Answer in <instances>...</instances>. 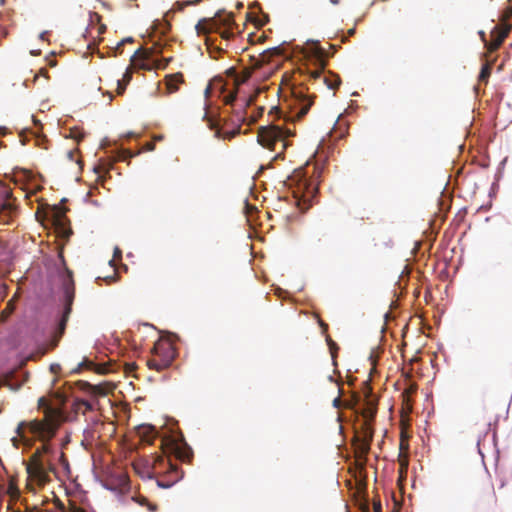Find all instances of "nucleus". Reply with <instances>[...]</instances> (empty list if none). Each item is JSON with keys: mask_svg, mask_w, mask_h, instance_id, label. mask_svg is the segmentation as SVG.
Segmentation results:
<instances>
[{"mask_svg": "<svg viewBox=\"0 0 512 512\" xmlns=\"http://www.w3.org/2000/svg\"><path fill=\"white\" fill-rule=\"evenodd\" d=\"M278 96L282 101L283 107L281 114L283 124H275L263 128L258 136V143L264 148L275 150L276 145H281V151L275 158H282L283 151L291 145L290 139L295 136V131L287 126L289 123H295L303 119L313 105V96L308 93V89L288 74H284Z\"/></svg>", "mask_w": 512, "mask_h": 512, "instance_id": "nucleus-2", "label": "nucleus"}, {"mask_svg": "<svg viewBox=\"0 0 512 512\" xmlns=\"http://www.w3.org/2000/svg\"><path fill=\"white\" fill-rule=\"evenodd\" d=\"M131 79H132L131 72H130L129 68H127L126 72L123 75V78L121 80H123V82H125V84L128 85V83L131 81Z\"/></svg>", "mask_w": 512, "mask_h": 512, "instance_id": "nucleus-49", "label": "nucleus"}, {"mask_svg": "<svg viewBox=\"0 0 512 512\" xmlns=\"http://www.w3.org/2000/svg\"><path fill=\"white\" fill-rule=\"evenodd\" d=\"M103 169H105V170H106V172H105V175H104V176H105V177H107V178H110L109 171H110V170H112V169H114V164H113V162H112V159H111L110 161H108V160H106V159H104V158H101V159L99 160V163H98V164H96V165H94V166H93V168H92L93 172H94V173H96V174H98L99 176H100V173H101V171H102Z\"/></svg>", "mask_w": 512, "mask_h": 512, "instance_id": "nucleus-24", "label": "nucleus"}, {"mask_svg": "<svg viewBox=\"0 0 512 512\" xmlns=\"http://www.w3.org/2000/svg\"><path fill=\"white\" fill-rule=\"evenodd\" d=\"M47 34H48V32H47V31H44V32L40 33L39 38H40L41 40H44Z\"/></svg>", "mask_w": 512, "mask_h": 512, "instance_id": "nucleus-62", "label": "nucleus"}, {"mask_svg": "<svg viewBox=\"0 0 512 512\" xmlns=\"http://www.w3.org/2000/svg\"><path fill=\"white\" fill-rule=\"evenodd\" d=\"M70 512H95L91 505L87 502L73 504Z\"/></svg>", "mask_w": 512, "mask_h": 512, "instance_id": "nucleus-32", "label": "nucleus"}, {"mask_svg": "<svg viewBox=\"0 0 512 512\" xmlns=\"http://www.w3.org/2000/svg\"><path fill=\"white\" fill-rule=\"evenodd\" d=\"M151 465H152L153 469H155L157 467L165 468L173 477L170 480H157V486L159 488L169 489L173 485H175L177 482L182 480L184 477V471L170 457L168 459H166L162 455H154L151 464L147 460L143 461L144 469L148 470ZM134 468H135L136 472L141 475L142 478H145V477H147L149 479L153 478L150 471H147V475L144 473V471L143 472L140 471L138 464H135Z\"/></svg>", "mask_w": 512, "mask_h": 512, "instance_id": "nucleus-12", "label": "nucleus"}, {"mask_svg": "<svg viewBox=\"0 0 512 512\" xmlns=\"http://www.w3.org/2000/svg\"><path fill=\"white\" fill-rule=\"evenodd\" d=\"M126 86H127V84H125V82H123V80H117V91H118L119 95L124 93Z\"/></svg>", "mask_w": 512, "mask_h": 512, "instance_id": "nucleus-47", "label": "nucleus"}, {"mask_svg": "<svg viewBox=\"0 0 512 512\" xmlns=\"http://www.w3.org/2000/svg\"><path fill=\"white\" fill-rule=\"evenodd\" d=\"M17 210L18 206L11 189L0 182V221L9 223L15 217Z\"/></svg>", "mask_w": 512, "mask_h": 512, "instance_id": "nucleus-16", "label": "nucleus"}, {"mask_svg": "<svg viewBox=\"0 0 512 512\" xmlns=\"http://www.w3.org/2000/svg\"><path fill=\"white\" fill-rule=\"evenodd\" d=\"M159 333L167 343L162 340L156 341L151 353L162 362V366L169 368L178 356V350L173 342L179 341L180 337L171 331L159 330Z\"/></svg>", "mask_w": 512, "mask_h": 512, "instance_id": "nucleus-14", "label": "nucleus"}, {"mask_svg": "<svg viewBox=\"0 0 512 512\" xmlns=\"http://www.w3.org/2000/svg\"><path fill=\"white\" fill-rule=\"evenodd\" d=\"M50 292L53 303L55 329L57 332H60V334H63L75 298L72 272L64 263L56 266L55 270L51 272Z\"/></svg>", "mask_w": 512, "mask_h": 512, "instance_id": "nucleus-7", "label": "nucleus"}, {"mask_svg": "<svg viewBox=\"0 0 512 512\" xmlns=\"http://www.w3.org/2000/svg\"><path fill=\"white\" fill-rule=\"evenodd\" d=\"M154 148H155L154 143L148 142V143H145V144L140 148V150H141V153H142L143 151H152V150H154Z\"/></svg>", "mask_w": 512, "mask_h": 512, "instance_id": "nucleus-48", "label": "nucleus"}, {"mask_svg": "<svg viewBox=\"0 0 512 512\" xmlns=\"http://www.w3.org/2000/svg\"><path fill=\"white\" fill-rule=\"evenodd\" d=\"M420 247H421V243L420 242H416L415 246H414V248L412 250V253L415 255L418 252V250L420 249Z\"/></svg>", "mask_w": 512, "mask_h": 512, "instance_id": "nucleus-58", "label": "nucleus"}, {"mask_svg": "<svg viewBox=\"0 0 512 512\" xmlns=\"http://www.w3.org/2000/svg\"><path fill=\"white\" fill-rule=\"evenodd\" d=\"M382 352H383V349L381 347L374 348L371 351L369 360L373 366H375L377 364L379 358L381 357Z\"/></svg>", "mask_w": 512, "mask_h": 512, "instance_id": "nucleus-36", "label": "nucleus"}, {"mask_svg": "<svg viewBox=\"0 0 512 512\" xmlns=\"http://www.w3.org/2000/svg\"><path fill=\"white\" fill-rule=\"evenodd\" d=\"M69 137L79 142L84 139L85 132L79 127H73L69 130Z\"/></svg>", "mask_w": 512, "mask_h": 512, "instance_id": "nucleus-34", "label": "nucleus"}, {"mask_svg": "<svg viewBox=\"0 0 512 512\" xmlns=\"http://www.w3.org/2000/svg\"><path fill=\"white\" fill-rule=\"evenodd\" d=\"M161 364H162V362L157 357L149 359L147 362L148 367L150 369H154L156 371H161V370L167 368L166 366H162Z\"/></svg>", "mask_w": 512, "mask_h": 512, "instance_id": "nucleus-37", "label": "nucleus"}, {"mask_svg": "<svg viewBox=\"0 0 512 512\" xmlns=\"http://www.w3.org/2000/svg\"><path fill=\"white\" fill-rule=\"evenodd\" d=\"M117 280H118V277L116 275L107 276L105 278H102V277L96 278V282L98 284H101L102 281H105L107 284H112V283L116 282Z\"/></svg>", "mask_w": 512, "mask_h": 512, "instance_id": "nucleus-39", "label": "nucleus"}, {"mask_svg": "<svg viewBox=\"0 0 512 512\" xmlns=\"http://www.w3.org/2000/svg\"><path fill=\"white\" fill-rule=\"evenodd\" d=\"M57 379L52 381V387L47 396L38 399V410L44 413V416H75L85 415L88 412H95L100 408V402L97 399H83L76 397L73 393V385L65 382L61 387H55Z\"/></svg>", "mask_w": 512, "mask_h": 512, "instance_id": "nucleus-4", "label": "nucleus"}, {"mask_svg": "<svg viewBox=\"0 0 512 512\" xmlns=\"http://www.w3.org/2000/svg\"><path fill=\"white\" fill-rule=\"evenodd\" d=\"M206 46L211 58L218 59L225 53V50L215 45L209 37L206 39Z\"/></svg>", "mask_w": 512, "mask_h": 512, "instance_id": "nucleus-28", "label": "nucleus"}, {"mask_svg": "<svg viewBox=\"0 0 512 512\" xmlns=\"http://www.w3.org/2000/svg\"><path fill=\"white\" fill-rule=\"evenodd\" d=\"M342 117V114L339 115L336 122L333 125L332 131H338L340 133V138H343L346 136L348 132V126L349 124L346 122L344 125L340 124V119Z\"/></svg>", "mask_w": 512, "mask_h": 512, "instance_id": "nucleus-30", "label": "nucleus"}, {"mask_svg": "<svg viewBox=\"0 0 512 512\" xmlns=\"http://www.w3.org/2000/svg\"><path fill=\"white\" fill-rule=\"evenodd\" d=\"M27 380V376L23 371H17L13 375H6L3 378V384L11 390H18Z\"/></svg>", "mask_w": 512, "mask_h": 512, "instance_id": "nucleus-20", "label": "nucleus"}, {"mask_svg": "<svg viewBox=\"0 0 512 512\" xmlns=\"http://www.w3.org/2000/svg\"><path fill=\"white\" fill-rule=\"evenodd\" d=\"M357 506L360 512H371L369 499L366 496H363L361 499L357 500ZM347 512L350 511L347 509Z\"/></svg>", "mask_w": 512, "mask_h": 512, "instance_id": "nucleus-33", "label": "nucleus"}, {"mask_svg": "<svg viewBox=\"0 0 512 512\" xmlns=\"http://www.w3.org/2000/svg\"><path fill=\"white\" fill-rule=\"evenodd\" d=\"M374 418H336L339 433L344 439L350 434L351 442L358 453L365 454L369 451L370 443L373 438V420Z\"/></svg>", "mask_w": 512, "mask_h": 512, "instance_id": "nucleus-9", "label": "nucleus"}, {"mask_svg": "<svg viewBox=\"0 0 512 512\" xmlns=\"http://www.w3.org/2000/svg\"><path fill=\"white\" fill-rule=\"evenodd\" d=\"M169 30L170 24L168 20L155 19L147 31L149 40L154 42V38L159 36V39H161L164 43H167L164 37L168 34Z\"/></svg>", "mask_w": 512, "mask_h": 512, "instance_id": "nucleus-18", "label": "nucleus"}, {"mask_svg": "<svg viewBox=\"0 0 512 512\" xmlns=\"http://www.w3.org/2000/svg\"><path fill=\"white\" fill-rule=\"evenodd\" d=\"M77 384L81 385V386H90V384L88 382H85V381H78Z\"/></svg>", "mask_w": 512, "mask_h": 512, "instance_id": "nucleus-63", "label": "nucleus"}, {"mask_svg": "<svg viewBox=\"0 0 512 512\" xmlns=\"http://www.w3.org/2000/svg\"><path fill=\"white\" fill-rule=\"evenodd\" d=\"M195 29L198 35L210 31L218 33L224 39H230L236 34L237 24L233 13L222 9L217 11L213 18L200 19Z\"/></svg>", "mask_w": 512, "mask_h": 512, "instance_id": "nucleus-11", "label": "nucleus"}, {"mask_svg": "<svg viewBox=\"0 0 512 512\" xmlns=\"http://www.w3.org/2000/svg\"><path fill=\"white\" fill-rule=\"evenodd\" d=\"M15 512H43V510L41 508H39L38 506H36V505L29 506V505L25 504V510L24 511L17 510Z\"/></svg>", "mask_w": 512, "mask_h": 512, "instance_id": "nucleus-43", "label": "nucleus"}, {"mask_svg": "<svg viewBox=\"0 0 512 512\" xmlns=\"http://www.w3.org/2000/svg\"><path fill=\"white\" fill-rule=\"evenodd\" d=\"M32 121H33L35 126H37V127L41 126L40 120H38L35 116H32Z\"/></svg>", "mask_w": 512, "mask_h": 512, "instance_id": "nucleus-59", "label": "nucleus"}, {"mask_svg": "<svg viewBox=\"0 0 512 512\" xmlns=\"http://www.w3.org/2000/svg\"><path fill=\"white\" fill-rule=\"evenodd\" d=\"M133 41H134V39H133L132 37H126V38L122 39V40L119 42V44H120V45H124L125 43H131V42H133Z\"/></svg>", "mask_w": 512, "mask_h": 512, "instance_id": "nucleus-55", "label": "nucleus"}, {"mask_svg": "<svg viewBox=\"0 0 512 512\" xmlns=\"http://www.w3.org/2000/svg\"><path fill=\"white\" fill-rule=\"evenodd\" d=\"M355 33H356V28L355 27L351 28L350 30H348L347 36L343 37L342 41L346 42L348 40V38L354 36Z\"/></svg>", "mask_w": 512, "mask_h": 512, "instance_id": "nucleus-53", "label": "nucleus"}, {"mask_svg": "<svg viewBox=\"0 0 512 512\" xmlns=\"http://www.w3.org/2000/svg\"><path fill=\"white\" fill-rule=\"evenodd\" d=\"M373 512H382V507L379 503H375L372 507Z\"/></svg>", "mask_w": 512, "mask_h": 512, "instance_id": "nucleus-57", "label": "nucleus"}, {"mask_svg": "<svg viewBox=\"0 0 512 512\" xmlns=\"http://www.w3.org/2000/svg\"><path fill=\"white\" fill-rule=\"evenodd\" d=\"M509 33V29H499L494 27L491 31V38L495 49L499 48Z\"/></svg>", "mask_w": 512, "mask_h": 512, "instance_id": "nucleus-22", "label": "nucleus"}, {"mask_svg": "<svg viewBox=\"0 0 512 512\" xmlns=\"http://www.w3.org/2000/svg\"><path fill=\"white\" fill-rule=\"evenodd\" d=\"M15 174H16L15 176H16L17 180L34 184L35 187L38 186L37 176L34 173H32L31 171L23 169V168H17L15 171Z\"/></svg>", "mask_w": 512, "mask_h": 512, "instance_id": "nucleus-23", "label": "nucleus"}, {"mask_svg": "<svg viewBox=\"0 0 512 512\" xmlns=\"http://www.w3.org/2000/svg\"><path fill=\"white\" fill-rule=\"evenodd\" d=\"M47 218L57 227L60 237L67 241L72 233L67 218L57 207L49 208Z\"/></svg>", "mask_w": 512, "mask_h": 512, "instance_id": "nucleus-17", "label": "nucleus"}, {"mask_svg": "<svg viewBox=\"0 0 512 512\" xmlns=\"http://www.w3.org/2000/svg\"><path fill=\"white\" fill-rule=\"evenodd\" d=\"M244 213L246 215L247 221L250 225L254 223L256 220V214L258 213V209L255 205L251 204L247 199L244 202Z\"/></svg>", "mask_w": 512, "mask_h": 512, "instance_id": "nucleus-27", "label": "nucleus"}, {"mask_svg": "<svg viewBox=\"0 0 512 512\" xmlns=\"http://www.w3.org/2000/svg\"><path fill=\"white\" fill-rule=\"evenodd\" d=\"M144 52H145V50H143L142 48L137 49V50L134 52V54L131 56L130 61H131V62H133V61L136 59V57H137L138 55H140L141 53H143V54H144ZM143 62H144V60L142 61V63H143Z\"/></svg>", "mask_w": 512, "mask_h": 512, "instance_id": "nucleus-54", "label": "nucleus"}, {"mask_svg": "<svg viewBox=\"0 0 512 512\" xmlns=\"http://www.w3.org/2000/svg\"><path fill=\"white\" fill-rule=\"evenodd\" d=\"M122 46L123 45H120L119 42H118L115 47H110L109 48V55L110 56L120 55L122 53Z\"/></svg>", "mask_w": 512, "mask_h": 512, "instance_id": "nucleus-41", "label": "nucleus"}, {"mask_svg": "<svg viewBox=\"0 0 512 512\" xmlns=\"http://www.w3.org/2000/svg\"><path fill=\"white\" fill-rule=\"evenodd\" d=\"M9 259L8 249L4 244H0V260L4 261Z\"/></svg>", "mask_w": 512, "mask_h": 512, "instance_id": "nucleus-42", "label": "nucleus"}, {"mask_svg": "<svg viewBox=\"0 0 512 512\" xmlns=\"http://www.w3.org/2000/svg\"><path fill=\"white\" fill-rule=\"evenodd\" d=\"M140 153V149L134 151L130 148H125L123 143H121V145L117 147L116 150H111V158L112 162L125 161L129 163L132 158L138 156Z\"/></svg>", "mask_w": 512, "mask_h": 512, "instance_id": "nucleus-19", "label": "nucleus"}, {"mask_svg": "<svg viewBox=\"0 0 512 512\" xmlns=\"http://www.w3.org/2000/svg\"><path fill=\"white\" fill-rule=\"evenodd\" d=\"M250 17L255 14V12H258V9H261L260 3L257 1H254L250 4Z\"/></svg>", "mask_w": 512, "mask_h": 512, "instance_id": "nucleus-44", "label": "nucleus"}, {"mask_svg": "<svg viewBox=\"0 0 512 512\" xmlns=\"http://www.w3.org/2000/svg\"><path fill=\"white\" fill-rule=\"evenodd\" d=\"M323 82L326 84V86L330 89V90H335L339 87V85L341 84V79L340 77L333 73V72H328L324 78H323Z\"/></svg>", "mask_w": 512, "mask_h": 512, "instance_id": "nucleus-25", "label": "nucleus"}, {"mask_svg": "<svg viewBox=\"0 0 512 512\" xmlns=\"http://www.w3.org/2000/svg\"><path fill=\"white\" fill-rule=\"evenodd\" d=\"M121 258H122V251L118 246H116L113 251V258L109 261V265L111 267H114L116 260H120Z\"/></svg>", "mask_w": 512, "mask_h": 512, "instance_id": "nucleus-38", "label": "nucleus"}, {"mask_svg": "<svg viewBox=\"0 0 512 512\" xmlns=\"http://www.w3.org/2000/svg\"><path fill=\"white\" fill-rule=\"evenodd\" d=\"M166 46L167 43H164L161 39L154 41L152 47L145 50L144 62L140 64V67L145 70H151L154 67L166 68L172 60L171 57L166 58L161 55Z\"/></svg>", "mask_w": 512, "mask_h": 512, "instance_id": "nucleus-15", "label": "nucleus"}, {"mask_svg": "<svg viewBox=\"0 0 512 512\" xmlns=\"http://www.w3.org/2000/svg\"><path fill=\"white\" fill-rule=\"evenodd\" d=\"M490 73H491V65L489 64H484L480 70V73H479V81L480 82H484V83H487L488 82V79H489V76H490Z\"/></svg>", "mask_w": 512, "mask_h": 512, "instance_id": "nucleus-35", "label": "nucleus"}, {"mask_svg": "<svg viewBox=\"0 0 512 512\" xmlns=\"http://www.w3.org/2000/svg\"><path fill=\"white\" fill-rule=\"evenodd\" d=\"M13 309H14V304L12 303V301H9L6 309L1 312V316L4 317L3 321H5L8 317V315L12 313Z\"/></svg>", "mask_w": 512, "mask_h": 512, "instance_id": "nucleus-40", "label": "nucleus"}, {"mask_svg": "<svg viewBox=\"0 0 512 512\" xmlns=\"http://www.w3.org/2000/svg\"><path fill=\"white\" fill-rule=\"evenodd\" d=\"M58 418H33L32 420H23L18 423L15 432L17 436L11 438L15 448L21 443L29 448L36 441L41 442L42 447L38 448L32 455L30 463L27 466L28 487L34 491L36 487L44 486L49 480V471L52 470L51 464L43 458V454L52 452L50 441L56 436L60 423Z\"/></svg>", "mask_w": 512, "mask_h": 512, "instance_id": "nucleus-3", "label": "nucleus"}, {"mask_svg": "<svg viewBox=\"0 0 512 512\" xmlns=\"http://www.w3.org/2000/svg\"><path fill=\"white\" fill-rule=\"evenodd\" d=\"M266 52H273L284 59L296 61L300 64L298 68L300 73L307 75L310 79L321 77L329 57L317 40H307L306 47L283 41L280 45L267 49Z\"/></svg>", "mask_w": 512, "mask_h": 512, "instance_id": "nucleus-6", "label": "nucleus"}, {"mask_svg": "<svg viewBox=\"0 0 512 512\" xmlns=\"http://www.w3.org/2000/svg\"><path fill=\"white\" fill-rule=\"evenodd\" d=\"M324 145L325 138H322L306 164L295 169L284 182L285 186L292 190L295 205L302 213H306L310 209L313 199L318 194V186L313 184L312 177L307 172V166L314 164V173H321L328 160L327 155L323 152Z\"/></svg>", "mask_w": 512, "mask_h": 512, "instance_id": "nucleus-5", "label": "nucleus"}, {"mask_svg": "<svg viewBox=\"0 0 512 512\" xmlns=\"http://www.w3.org/2000/svg\"><path fill=\"white\" fill-rule=\"evenodd\" d=\"M96 480L108 491L121 497L131 489V483L128 475L122 471L113 468H106L101 475H96Z\"/></svg>", "mask_w": 512, "mask_h": 512, "instance_id": "nucleus-13", "label": "nucleus"}, {"mask_svg": "<svg viewBox=\"0 0 512 512\" xmlns=\"http://www.w3.org/2000/svg\"><path fill=\"white\" fill-rule=\"evenodd\" d=\"M505 163H506V158H505V159H503V160L500 162V165H499L498 173H497V174H499V175L501 174V171H500V170H501V168H502V167H504Z\"/></svg>", "mask_w": 512, "mask_h": 512, "instance_id": "nucleus-61", "label": "nucleus"}, {"mask_svg": "<svg viewBox=\"0 0 512 512\" xmlns=\"http://www.w3.org/2000/svg\"><path fill=\"white\" fill-rule=\"evenodd\" d=\"M60 370H61V365H60V364H58V363H52V364L50 365V372H51V373L56 374V373H58Z\"/></svg>", "mask_w": 512, "mask_h": 512, "instance_id": "nucleus-51", "label": "nucleus"}, {"mask_svg": "<svg viewBox=\"0 0 512 512\" xmlns=\"http://www.w3.org/2000/svg\"><path fill=\"white\" fill-rule=\"evenodd\" d=\"M123 412L124 413H130V408L127 405H123Z\"/></svg>", "mask_w": 512, "mask_h": 512, "instance_id": "nucleus-64", "label": "nucleus"}, {"mask_svg": "<svg viewBox=\"0 0 512 512\" xmlns=\"http://www.w3.org/2000/svg\"><path fill=\"white\" fill-rule=\"evenodd\" d=\"M400 419H401V427H402V430H403L405 427H410V426H411V420H412V418L406 417V418H400Z\"/></svg>", "mask_w": 512, "mask_h": 512, "instance_id": "nucleus-50", "label": "nucleus"}, {"mask_svg": "<svg viewBox=\"0 0 512 512\" xmlns=\"http://www.w3.org/2000/svg\"><path fill=\"white\" fill-rule=\"evenodd\" d=\"M333 407L340 408L342 404L356 413L355 416H375L377 413L378 397L373 391L370 383L364 381L360 389H353L348 398L341 400L340 397L333 399Z\"/></svg>", "mask_w": 512, "mask_h": 512, "instance_id": "nucleus-10", "label": "nucleus"}, {"mask_svg": "<svg viewBox=\"0 0 512 512\" xmlns=\"http://www.w3.org/2000/svg\"><path fill=\"white\" fill-rule=\"evenodd\" d=\"M182 81V76L180 73L167 75L165 78V87L166 94L174 93L178 90L179 85Z\"/></svg>", "mask_w": 512, "mask_h": 512, "instance_id": "nucleus-21", "label": "nucleus"}, {"mask_svg": "<svg viewBox=\"0 0 512 512\" xmlns=\"http://www.w3.org/2000/svg\"><path fill=\"white\" fill-rule=\"evenodd\" d=\"M275 294L280 297V298H284V297H288L289 296V293L288 291L280 288V287H276L275 288Z\"/></svg>", "mask_w": 512, "mask_h": 512, "instance_id": "nucleus-46", "label": "nucleus"}, {"mask_svg": "<svg viewBox=\"0 0 512 512\" xmlns=\"http://www.w3.org/2000/svg\"><path fill=\"white\" fill-rule=\"evenodd\" d=\"M84 366H85V362H84V361L80 362V363L77 365V367H76V368H74V369H72V370H71V373H73V374H78V373H80V372L82 371V369H83V367H84Z\"/></svg>", "mask_w": 512, "mask_h": 512, "instance_id": "nucleus-52", "label": "nucleus"}, {"mask_svg": "<svg viewBox=\"0 0 512 512\" xmlns=\"http://www.w3.org/2000/svg\"><path fill=\"white\" fill-rule=\"evenodd\" d=\"M200 2H202V0H185V1H176L174 4H173V7L171 10H169L166 14H165V17H168L170 16L172 13H174L175 11H182L185 7L187 6H192V5H197L199 4Z\"/></svg>", "mask_w": 512, "mask_h": 512, "instance_id": "nucleus-26", "label": "nucleus"}, {"mask_svg": "<svg viewBox=\"0 0 512 512\" xmlns=\"http://www.w3.org/2000/svg\"><path fill=\"white\" fill-rule=\"evenodd\" d=\"M120 145L121 143L118 141H112L108 137H105L101 140L100 148L105 150L107 153H111V151L107 150L108 148L113 147V150H116Z\"/></svg>", "mask_w": 512, "mask_h": 512, "instance_id": "nucleus-31", "label": "nucleus"}, {"mask_svg": "<svg viewBox=\"0 0 512 512\" xmlns=\"http://www.w3.org/2000/svg\"><path fill=\"white\" fill-rule=\"evenodd\" d=\"M139 136L135 132H127L126 134L122 135V139L124 141H130L131 139H138Z\"/></svg>", "mask_w": 512, "mask_h": 512, "instance_id": "nucleus-45", "label": "nucleus"}, {"mask_svg": "<svg viewBox=\"0 0 512 512\" xmlns=\"http://www.w3.org/2000/svg\"><path fill=\"white\" fill-rule=\"evenodd\" d=\"M165 424L170 427L167 430L158 429L152 424H139L137 435L143 443H152L156 438L162 440V445L167 452L175 455L184 463L191 464L194 457L192 447L186 442L183 433L178 428L176 418H164Z\"/></svg>", "mask_w": 512, "mask_h": 512, "instance_id": "nucleus-8", "label": "nucleus"}, {"mask_svg": "<svg viewBox=\"0 0 512 512\" xmlns=\"http://www.w3.org/2000/svg\"><path fill=\"white\" fill-rule=\"evenodd\" d=\"M479 35L481 37V40L486 43L487 42V39H486V34L484 31H479Z\"/></svg>", "mask_w": 512, "mask_h": 512, "instance_id": "nucleus-60", "label": "nucleus"}, {"mask_svg": "<svg viewBox=\"0 0 512 512\" xmlns=\"http://www.w3.org/2000/svg\"><path fill=\"white\" fill-rule=\"evenodd\" d=\"M44 141H46V138L44 136H37L36 143L38 146H42Z\"/></svg>", "mask_w": 512, "mask_h": 512, "instance_id": "nucleus-56", "label": "nucleus"}, {"mask_svg": "<svg viewBox=\"0 0 512 512\" xmlns=\"http://www.w3.org/2000/svg\"><path fill=\"white\" fill-rule=\"evenodd\" d=\"M204 98L203 120L215 131L216 137L224 140L239 134L243 124L254 122L263 111L253 106V96L238 99L236 88L218 78L209 82Z\"/></svg>", "mask_w": 512, "mask_h": 512, "instance_id": "nucleus-1", "label": "nucleus"}, {"mask_svg": "<svg viewBox=\"0 0 512 512\" xmlns=\"http://www.w3.org/2000/svg\"><path fill=\"white\" fill-rule=\"evenodd\" d=\"M255 23L259 26H264L269 22V15L262 9H258V12L252 16Z\"/></svg>", "mask_w": 512, "mask_h": 512, "instance_id": "nucleus-29", "label": "nucleus"}]
</instances>
